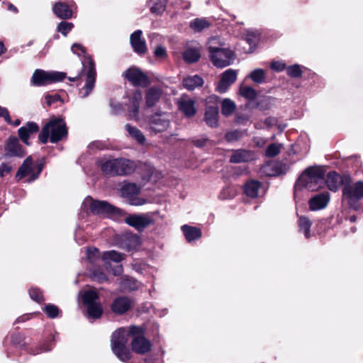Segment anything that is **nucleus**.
<instances>
[{
  "instance_id": "55",
  "label": "nucleus",
  "mask_w": 363,
  "mask_h": 363,
  "mask_svg": "<svg viewBox=\"0 0 363 363\" xmlns=\"http://www.w3.org/2000/svg\"><path fill=\"white\" fill-rule=\"evenodd\" d=\"M270 67L275 72H281L286 69V65L281 61H272L271 62Z\"/></svg>"
},
{
  "instance_id": "51",
  "label": "nucleus",
  "mask_w": 363,
  "mask_h": 363,
  "mask_svg": "<svg viewBox=\"0 0 363 363\" xmlns=\"http://www.w3.org/2000/svg\"><path fill=\"white\" fill-rule=\"evenodd\" d=\"M243 136V132L235 130L225 134V138L228 142H234L240 140Z\"/></svg>"
},
{
  "instance_id": "56",
  "label": "nucleus",
  "mask_w": 363,
  "mask_h": 363,
  "mask_svg": "<svg viewBox=\"0 0 363 363\" xmlns=\"http://www.w3.org/2000/svg\"><path fill=\"white\" fill-rule=\"evenodd\" d=\"M112 114L117 115L123 111V107L120 103H114L112 100L110 102Z\"/></svg>"
},
{
  "instance_id": "59",
  "label": "nucleus",
  "mask_w": 363,
  "mask_h": 363,
  "mask_svg": "<svg viewBox=\"0 0 363 363\" xmlns=\"http://www.w3.org/2000/svg\"><path fill=\"white\" fill-rule=\"evenodd\" d=\"M0 117H3L8 123H11V118L8 109L0 106Z\"/></svg>"
},
{
  "instance_id": "1",
  "label": "nucleus",
  "mask_w": 363,
  "mask_h": 363,
  "mask_svg": "<svg viewBox=\"0 0 363 363\" xmlns=\"http://www.w3.org/2000/svg\"><path fill=\"white\" fill-rule=\"evenodd\" d=\"M325 172L318 167H308L298 177L294 185V198L296 199L298 191L306 188L311 191H315L325 186Z\"/></svg>"
},
{
  "instance_id": "17",
  "label": "nucleus",
  "mask_w": 363,
  "mask_h": 363,
  "mask_svg": "<svg viewBox=\"0 0 363 363\" xmlns=\"http://www.w3.org/2000/svg\"><path fill=\"white\" fill-rule=\"evenodd\" d=\"M4 150L5 157H23L26 155V152L21 145L18 139L14 136H11L6 140Z\"/></svg>"
},
{
  "instance_id": "9",
  "label": "nucleus",
  "mask_w": 363,
  "mask_h": 363,
  "mask_svg": "<svg viewBox=\"0 0 363 363\" xmlns=\"http://www.w3.org/2000/svg\"><path fill=\"white\" fill-rule=\"evenodd\" d=\"M66 77V73L62 72H46L38 69L35 70L30 79V83L35 86H43L54 82L63 80Z\"/></svg>"
},
{
  "instance_id": "23",
  "label": "nucleus",
  "mask_w": 363,
  "mask_h": 363,
  "mask_svg": "<svg viewBox=\"0 0 363 363\" xmlns=\"http://www.w3.org/2000/svg\"><path fill=\"white\" fill-rule=\"evenodd\" d=\"M142 34L141 30H137L130 37V45L133 50L138 55H144L147 50L145 40L142 38Z\"/></svg>"
},
{
  "instance_id": "54",
  "label": "nucleus",
  "mask_w": 363,
  "mask_h": 363,
  "mask_svg": "<svg viewBox=\"0 0 363 363\" xmlns=\"http://www.w3.org/2000/svg\"><path fill=\"white\" fill-rule=\"evenodd\" d=\"M286 72L291 77H299L302 74L301 67L298 65L289 66L286 68Z\"/></svg>"
},
{
  "instance_id": "40",
  "label": "nucleus",
  "mask_w": 363,
  "mask_h": 363,
  "mask_svg": "<svg viewBox=\"0 0 363 363\" xmlns=\"http://www.w3.org/2000/svg\"><path fill=\"white\" fill-rule=\"evenodd\" d=\"M312 225L311 220L304 216L299 217L298 219V226L299 230L303 231L304 233L305 237L306 238H310V228Z\"/></svg>"
},
{
  "instance_id": "36",
  "label": "nucleus",
  "mask_w": 363,
  "mask_h": 363,
  "mask_svg": "<svg viewBox=\"0 0 363 363\" xmlns=\"http://www.w3.org/2000/svg\"><path fill=\"white\" fill-rule=\"evenodd\" d=\"M138 288V283L132 277H123L120 281V289L122 291H135Z\"/></svg>"
},
{
  "instance_id": "33",
  "label": "nucleus",
  "mask_w": 363,
  "mask_h": 363,
  "mask_svg": "<svg viewBox=\"0 0 363 363\" xmlns=\"http://www.w3.org/2000/svg\"><path fill=\"white\" fill-rule=\"evenodd\" d=\"M203 80L199 75L188 76L183 79V86L188 90L192 91L203 85Z\"/></svg>"
},
{
  "instance_id": "27",
  "label": "nucleus",
  "mask_w": 363,
  "mask_h": 363,
  "mask_svg": "<svg viewBox=\"0 0 363 363\" xmlns=\"http://www.w3.org/2000/svg\"><path fill=\"white\" fill-rule=\"evenodd\" d=\"M140 244V237L135 234L127 233L121 237V246L127 251L136 249Z\"/></svg>"
},
{
  "instance_id": "4",
  "label": "nucleus",
  "mask_w": 363,
  "mask_h": 363,
  "mask_svg": "<svg viewBox=\"0 0 363 363\" xmlns=\"http://www.w3.org/2000/svg\"><path fill=\"white\" fill-rule=\"evenodd\" d=\"M82 65L83 69L82 73L74 77H69L68 79L71 82H78L81 79L82 73H84L86 76L85 84L79 91V94L81 98H86L94 88L96 72L94 62L90 57H85L82 61Z\"/></svg>"
},
{
  "instance_id": "22",
  "label": "nucleus",
  "mask_w": 363,
  "mask_h": 363,
  "mask_svg": "<svg viewBox=\"0 0 363 363\" xmlns=\"http://www.w3.org/2000/svg\"><path fill=\"white\" fill-rule=\"evenodd\" d=\"M179 110L187 118H191L196 113L195 101L186 96H182L177 101Z\"/></svg>"
},
{
  "instance_id": "12",
  "label": "nucleus",
  "mask_w": 363,
  "mask_h": 363,
  "mask_svg": "<svg viewBox=\"0 0 363 363\" xmlns=\"http://www.w3.org/2000/svg\"><path fill=\"white\" fill-rule=\"evenodd\" d=\"M218 104L219 97L218 96L211 95L206 99L204 121L211 128H216L218 125Z\"/></svg>"
},
{
  "instance_id": "60",
  "label": "nucleus",
  "mask_w": 363,
  "mask_h": 363,
  "mask_svg": "<svg viewBox=\"0 0 363 363\" xmlns=\"http://www.w3.org/2000/svg\"><path fill=\"white\" fill-rule=\"evenodd\" d=\"M154 53L155 57L159 58H163L167 56L166 49L162 46L157 47Z\"/></svg>"
},
{
  "instance_id": "41",
  "label": "nucleus",
  "mask_w": 363,
  "mask_h": 363,
  "mask_svg": "<svg viewBox=\"0 0 363 363\" xmlns=\"http://www.w3.org/2000/svg\"><path fill=\"white\" fill-rule=\"evenodd\" d=\"M99 299L98 294L94 290L86 291L82 296V301L84 304L89 306L97 303L96 301Z\"/></svg>"
},
{
  "instance_id": "34",
  "label": "nucleus",
  "mask_w": 363,
  "mask_h": 363,
  "mask_svg": "<svg viewBox=\"0 0 363 363\" xmlns=\"http://www.w3.org/2000/svg\"><path fill=\"white\" fill-rule=\"evenodd\" d=\"M212 23L206 18H196L190 22V28L196 33L208 28Z\"/></svg>"
},
{
  "instance_id": "32",
  "label": "nucleus",
  "mask_w": 363,
  "mask_h": 363,
  "mask_svg": "<svg viewBox=\"0 0 363 363\" xmlns=\"http://www.w3.org/2000/svg\"><path fill=\"white\" fill-rule=\"evenodd\" d=\"M125 258V255L118 252L115 250L106 251L101 256V259L104 262L106 267H111L110 262H114L119 264Z\"/></svg>"
},
{
  "instance_id": "29",
  "label": "nucleus",
  "mask_w": 363,
  "mask_h": 363,
  "mask_svg": "<svg viewBox=\"0 0 363 363\" xmlns=\"http://www.w3.org/2000/svg\"><path fill=\"white\" fill-rule=\"evenodd\" d=\"M181 229L189 242L199 240L202 236V232L199 228L184 225Z\"/></svg>"
},
{
  "instance_id": "25",
  "label": "nucleus",
  "mask_w": 363,
  "mask_h": 363,
  "mask_svg": "<svg viewBox=\"0 0 363 363\" xmlns=\"http://www.w3.org/2000/svg\"><path fill=\"white\" fill-rule=\"evenodd\" d=\"M132 301L126 296H119L115 298L111 304V310L116 314H123L132 306Z\"/></svg>"
},
{
  "instance_id": "45",
  "label": "nucleus",
  "mask_w": 363,
  "mask_h": 363,
  "mask_svg": "<svg viewBox=\"0 0 363 363\" xmlns=\"http://www.w3.org/2000/svg\"><path fill=\"white\" fill-rule=\"evenodd\" d=\"M101 258L100 252L96 247H90L86 250V259L89 262L95 264Z\"/></svg>"
},
{
  "instance_id": "19",
  "label": "nucleus",
  "mask_w": 363,
  "mask_h": 363,
  "mask_svg": "<svg viewBox=\"0 0 363 363\" xmlns=\"http://www.w3.org/2000/svg\"><path fill=\"white\" fill-rule=\"evenodd\" d=\"M351 182L348 175L341 176L335 172H330L326 178L325 177V185L332 191H337L341 184L345 186L346 182Z\"/></svg>"
},
{
  "instance_id": "15",
  "label": "nucleus",
  "mask_w": 363,
  "mask_h": 363,
  "mask_svg": "<svg viewBox=\"0 0 363 363\" xmlns=\"http://www.w3.org/2000/svg\"><path fill=\"white\" fill-rule=\"evenodd\" d=\"M123 76L133 85L136 86L146 87L150 84V80L147 76L140 69L136 67H130L128 69L123 73Z\"/></svg>"
},
{
  "instance_id": "43",
  "label": "nucleus",
  "mask_w": 363,
  "mask_h": 363,
  "mask_svg": "<svg viewBox=\"0 0 363 363\" xmlns=\"http://www.w3.org/2000/svg\"><path fill=\"white\" fill-rule=\"evenodd\" d=\"M240 94L247 100H253L257 96V91L255 89L248 86H243L240 88Z\"/></svg>"
},
{
  "instance_id": "48",
  "label": "nucleus",
  "mask_w": 363,
  "mask_h": 363,
  "mask_svg": "<svg viewBox=\"0 0 363 363\" xmlns=\"http://www.w3.org/2000/svg\"><path fill=\"white\" fill-rule=\"evenodd\" d=\"M280 150L281 145L276 143L270 144L265 150V155L267 157H274L279 154Z\"/></svg>"
},
{
  "instance_id": "50",
  "label": "nucleus",
  "mask_w": 363,
  "mask_h": 363,
  "mask_svg": "<svg viewBox=\"0 0 363 363\" xmlns=\"http://www.w3.org/2000/svg\"><path fill=\"white\" fill-rule=\"evenodd\" d=\"M72 23L62 21L57 26V31L61 33L64 36H67V33L73 28Z\"/></svg>"
},
{
  "instance_id": "64",
  "label": "nucleus",
  "mask_w": 363,
  "mask_h": 363,
  "mask_svg": "<svg viewBox=\"0 0 363 363\" xmlns=\"http://www.w3.org/2000/svg\"><path fill=\"white\" fill-rule=\"evenodd\" d=\"M277 120L275 118L269 117L265 119L264 124L267 126H273L277 123Z\"/></svg>"
},
{
  "instance_id": "8",
  "label": "nucleus",
  "mask_w": 363,
  "mask_h": 363,
  "mask_svg": "<svg viewBox=\"0 0 363 363\" xmlns=\"http://www.w3.org/2000/svg\"><path fill=\"white\" fill-rule=\"evenodd\" d=\"M84 208H89L94 215H99L106 217H112L119 214V209L111 206L106 201L94 200L91 197L87 196L83 203Z\"/></svg>"
},
{
  "instance_id": "61",
  "label": "nucleus",
  "mask_w": 363,
  "mask_h": 363,
  "mask_svg": "<svg viewBox=\"0 0 363 363\" xmlns=\"http://www.w3.org/2000/svg\"><path fill=\"white\" fill-rule=\"evenodd\" d=\"M60 97L57 94H54V95L48 94L45 97V102L48 106H50L55 101H57L58 100H60Z\"/></svg>"
},
{
  "instance_id": "13",
  "label": "nucleus",
  "mask_w": 363,
  "mask_h": 363,
  "mask_svg": "<svg viewBox=\"0 0 363 363\" xmlns=\"http://www.w3.org/2000/svg\"><path fill=\"white\" fill-rule=\"evenodd\" d=\"M343 196L348 199L350 206L354 209H357V202L363 198V182L359 181L354 185L350 182H346L343 187Z\"/></svg>"
},
{
  "instance_id": "35",
  "label": "nucleus",
  "mask_w": 363,
  "mask_h": 363,
  "mask_svg": "<svg viewBox=\"0 0 363 363\" xmlns=\"http://www.w3.org/2000/svg\"><path fill=\"white\" fill-rule=\"evenodd\" d=\"M125 129L128 133V135L137 143L140 145H143L145 143V137L140 129L135 126H133L130 124L125 125Z\"/></svg>"
},
{
  "instance_id": "37",
  "label": "nucleus",
  "mask_w": 363,
  "mask_h": 363,
  "mask_svg": "<svg viewBox=\"0 0 363 363\" xmlns=\"http://www.w3.org/2000/svg\"><path fill=\"white\" fill-rule=\"evenodd\" d=\"M261 186V183L257 181H250L245 184V192L247 196L256 198Z\"/></svg>"
},
{
  "instance_id": "18",
  "label": "nucleus",
  "mask_w": 363,
  "mask_h": 363,
  "mask_svg": "<svg viewBox=\"0 0 363 363\" xmlns=\"http://www.w3.org/2000/svg\"><path fill=\"white\" fill-rule=\"evenodd\" d=\"M238 71L228 69L225 70L220 76V81L218 82L216 90L220 93H225L228 88L236 81Z\"/></svg>"
},
{
  "instance_id": "38",
  "label": "nucleus",
  "mask_w": 363,
  "mask_h": 363,
  "mask_svg": "<svg viewBox=\"0 0 363 363\" xmlns=\"http://www.w3.org/2000/svg\"><path fill=\"white\" fill-rule=\"evenodd\" d=\"M236 110L235 103L230 99H224L221 102V113L228 117L231 116Z\"/></svg>"
},
{
  "instance_id": "62",
  "label": "nucleus",
  "mask_w": 363,
  "mask_h": 363,
  "mask_svg": "<svg viewBox=\"0 0 363 363\" xmlns=\"http://www.w3.org/2000/svg\"><path fill=\"white\" fill-rule=\"evenodd\" d=\"M207 141H208V139L204 137H202L201 138H197V139L194 138L192 140V143H194V145L198 147H203L206 145Z\"/></svg>"
},
{
  "instance_id": "46",
  "label": "nucleus",
  "mask_w": 363,
  "mask_h": 363,
  "mask_svg": "<svg viewBox=\"0 0 363 363\" xmlns=\"http://www.w3.org/2000/svg\"><path fill=\"white\" fill-rule=\"evenodd\" d=\"M91 277L94 281L100 283L107 281L106 274L101 269H94L91 270Z\"/></svg>"
},
{
  "instance_id": "58",
  "label": "nucleus",
  "mask_w": 363,
  "mask_h": 363,
  "mask_svg": "<svg viewBox=\"0 0 363 363\" xmlns=\"http://www.w3.org/2000/svg\"><path fill=\"white\" fill-rule=\"evenodd\" d=\"M12 171V167L6 164L2 163L0 165V177H4L6 174H9Z\"/></svg>"
},
{
  "instance_id": "49",
  "label": "nucleus",
  "mask_w": 363,
  "mask_h": 363,
  "mask_svg": "<svg viewBox=\"0 0 363 363\" xmlns=\"http://www.w3.org/2000/svg\"><path fill=\"white\" fill-rule=\"evenodd\" d=\"M165 10L164 0H156L150 6V11L152 13L160 14Z\"/></svg>"
},
{
  "instance_id": "5",
  "label": "nucleus",
  "mask_w": 363,
  "mask_h": 363,
  "mask_svg": "<svg viewBox=\"0 0 363 363\" xmlns=\"http://www.w3.org/2000/svg\"><path fill=\"white\" fill-rule=\"evenodd\" d=\"M159 211H151L145 213H134L129 215L125 219V223L139 232L143 231L147 227L153 225L156 221L162 219Z\"/></svg>"
},
{
  "instance_id": "7",
  "label": "nucleus",
  "mask_w": 363,
  "mask_h": 363,
  "mask_svg": "<svg viewBox=\"0 0 363 363\" xmlns=\"http://www.w3.org/2000/svg\"><path fill=\"white\" fill-rule=\"evenodd\" d=\"M172 116L170 113L158 111L147 118V128L154 134L164 132L171 124Z\"/></svg>"
},
{
  "instance_id": "2",
  "label": "nucleus",
  "mask_w": 363,
  "mask_h": 363,
  "mask_svg": "<svg viewBox=\"0 0 363 363\" xmlns=\"http://www.w3.org/2000/svg\"><path fill=\"white\" fill-rule=\"evenodd\" d=\"M97 163L104 174L111 176L128 175L135 169L134 162L123 157L108 160L103 158Z\"/></svg>"
},
{
  "instance_id": "44",
  "label": "nucleus",
  "mask_w": 363,
  "mask_h": 363,
  "mask_svg": "<svg viewBox=\"0 0 363 363\" xmlns=\"http://www.w3.org/2000/svg\"><path fill=\"white\" fill-rule=\"evenodd\" d=\"M275 99L272 96H266L262 99L257 104L262 111L270 109L274 104Z\"/></svg>"
},
{
  "instance_id": "3",
  "label": "nucleus",
  "mask_w": 363,
  "mask_h": 363,
  "mask_svg": "<svg viewBox=\"0 0 363 363\" xmlns=\"http://www.w3.org/2000/svg\"><path fill=\"white\" fill-rule=\"evenodd\" d=\"M67 135V129L65 121L62 118H51L42 128L39 134V140L45 144L48 139L52 143H56Z\"/></svg>"
},
{
  "instance_id": "53",
  "label": "nucleus",
  "mask_w": 363,
  "mask_h": 363,
  "mask_svg": "<svg viewBox=\"0 0 363 363\" xmlns=\"http://www.w3.org/2000/svg\"><path fill=\"white\" fill-rule=\"evenodd\" d=\"M259 36L253 32H248L245 36V40L250 46V48H255L259 42Z\"/></svg>"
},
{
  "instance_id": "6",
  "label": "nucleus",
  "mask_w": 363,
  "mask_h": 363,
  "mask_svg": "<svg viewBox=\"0 0 363 363\" xmlns=\"http://www.w3.org/2000/svg\"><path fill=\"white\" fill-rule=\"evenodd\" d=\"M126 333L124 328H119L111 336L112 351L122 362H127L130 358V352L126 347Z\"/></svg>"
},
{
  "instance_id": "42",
  "label": "nucleus",
  "mask_w": 363,
  "mask_h": 363,
  "mask_svg": "<svg viewBox=\"0 0 363 363\" xmlns=\"http://www.w3.org/2000/svg\"><path fill=\"white\" fill-rule=\"evenodd\" d=\"M87 313L89 318H99L103 313V309L99 303L87 306Z\"/></svg>"
},
{
  "instance_id": "16",
  "label": "nucleus",
  "mask_w": 363,
  "mask_h": 363,
  "mask_svg": "<svg viewBox=\"0 0 363 363\" xmlns=\"http://www.w3.org/2000/svg\"><path fill=\"white\" fill-rule=\"evenodd\" d=\"M75 4L72 0H61L52 8L54 13L60 18L69 19L73 16Z\"/></svg>"
},
{
  "instance_id": "14",
  "label": "nucleus",
  "mask_w": 363,
  "mask_h": 363,
  "mask_svg": "<svg viewBox=\"0 0 363 363\" xmlns=\"http://www.w3.org/2000/svg\"><path fill=\"white\" fill-rule=\"evenodd\" d=\"M42 169V164H39L37 167V171L35 172L33 159L31 156H29L23 161V164L19 167L16 174V179L19 181L26 176L29 175L27 182L30 183L38 178Z\"/></svg>"
},
{
  "instance_id": "24",
  "label": "nucleus",
  "mask_w": 363,
  "mask_h": 363,
  "mask_svg": "<svg viewBox=\"0 0 363 363\" xmlns=\"http://www.w3.org/2000/svg\"><path fill=\"white\" fill-rule=\"evenodd\" d=\"M143 99L142 92L135 91L130 99V104L128 105V118L136 121L139 120V107Z\"/></svg>"
},
{
  "instance_id": "47",
  "label": "nucleus",
  "mask_w": 363,
  "mask_h": 363,
  "mask_svg": "<svg viewBox=\"0 0 363 363\" xmlns=\"http://www.w3.org/2000/svg\"><path fill=\"white\" fill-rule=\"evenodd\" d=\"M43 311L47 314V315L50 318H55L57 317L60 310L58 307L53 304H47L43 308Z\"/></svg>"
},
{
  "instance_id": "57",
  "label": "nucleus",
  "mask_w": 363,
  "mask_h": 363,
  "mask_svg": "<svg viewBox=\"0 0 363 363\" xmlns=\"http://www.w3.org/2000/svg\"><path fill=\"white\" fill-rule=\"evenodd\" d=\"M71 49L73 53L77 55L78 56H81L85 53V49L81 44L74 43L72 45Z\"/></svg>"
},
{
  "instance_id": "39",
  "label": "nucleus",
  "mask_w": 363,
  "mask_h": 363,
  "mask_svg": "<svg viewBox=\"0 0 363 363\" xmlns=\"http://www.w3.org/2000/svg\"><path fill=\"white\" fill-rule=\"evenodd\" d=\"M247 77L256 84H263L265 82L267 73L264 69L257 68L252 70Z\"/></svg>"
},
{
  "instance_id": "28",
  "label": "nucleus",
  "mask_w": 363,
  "mask_h": 363,
  "mask_svg": "<svg viewBox=\"0 0 363 363\" xmlns=\"http://www.w3.org/2000/svg\"><path fill=\"white\" fill-rule=\"evenodd\" d=\"M255 155L253 152L247 150L240 149L235 150L230 156V162L231 163L248 162L253 160Z\"/></svg>"
},
{
  "instance_id": "26",
  "label": "nucleus",
  "mask_w": 363,
  "mask_h": 363,
  "mask_svg": "<svg viewBox=\"0 0 363 363\" xmlns=\"http://www.w3.org/2000/svg\"><path fill=\"white\" fill-rule=\"evenodd\" d=\"M39 126L35 122H28L25 125L21 127L18 130V136L20 139L27 145H30L28 141L30 135L38 132Z\"/></svg>"
},
{
  "instance_id": "52",
  "label": "nucleus",
  "mask_w": 363,
  "mask_h": 363,
  "mask_svg": "<svg viewBox=\"0 0 363 363\" xmlns=\"http://www.w3.org/2000/svg\"><path fill=\"white\" fill-rule=\"evenodd\" d=\"M29 295L33 301L38 303H41L44 301L43 293L38 288H31L29 290Z\"/></svg>"
},
{
  "instance_id": "11",
  "label": "nucleus",
  "mask_w": 363,
  "mask_h": 363,
  "mask_svg": "<svg viewBox=\"0 0 363 363\" xmlns=\"http://www.w3.org/2000/svg\"><path fill=\"white\" fill-rule=\"evenodd\" d=\"M128 333L133 336L131 341V348L133 352L139 354H144L151 350L152 344L150 340L143 336L140 328L131 326Z\"/></svg>"
},
{
  "instance_id": "10",
  "label": "nucleus",
  "mask_w": 363,
  "mask_h": 363,
  "mask_svg": "<svg viewBox=\"0 0 363 363\" xmlns=\"http://www.w3.org/2000/svg\"><path fill=\"white\" fill-rule=\"evenodd\" d=\"M209 57L214 66L223 68L230 65L235 59L234 52L228 48L209 46Z\"/></svg>"
},
{
  "instance_id": "20",
  "label": "nucleus",
  "mask_w": 363,
  "mask_h": 363,
  "mask_svg": "<svg viewBox=\"0 0 363 363\" xmlns=\"http://www.w3.org/2000/svg\"><path fill=\"white\" fill-rule=\"evenodd\" d=\"M140 192V188L135 184H124L121 189V193L123 197L129 199L130 204L135 206H140L145 203L143 199L134 197Z\"/></svg>"
},
{
  "instance_id": "63",
  "label": "nucleus",
  "mask_w": 363,
  "mask_h": 363,
  "mask_svg": "<svg viewBox=\"0 0 363 363\" xmlns=\"http://www.w3.org/2000/svg\"><path fill=\"white\" fill-rule=\"evenodd\" d=\"M111 271L113 275H120L123 272V267L121 264H117L116 266L111 268Z\"/></svg>"
},
{
  "instance_id": "31",
  "label": "nucleus",
  "mask_w": 363,
  "mask_h": 363,
  "mask_svg": "<svg viewBox=\"0 0 363 363\" xmlns=\"http://www.w3.org/2000/svg\"><path fill=\"white\" fill-rule=\"evenodd\" d=\"M162 90L159 87H151L146 91L145 100L148 107L154 106L160 100Z\"/></svg>"
},
{
  "instance_id": "21",
  "label": "nucleus",
  "mask_w": 363,
  "mask_h": 363,
  "mask_svg": "<svg viewBox=\"0 0 363 363\" xmlns=\"http://www.w3.org/2000/svg\"><path fill=\"white\" fill-rule=\"evenodd\" d=\"M330 199V195L328 191L316 194L308 201L309 209L312 211H320L325 208Z\"/></svg>"
},
{
  "instance_id": "30",
  "label": "nucleus",
  "mask_w": 363,
  "mask_h": 363,
  "mask_svg": "<svg viewBox=\"0 0 363 363\" xmlns=\"http://www.w3.org/2000/svg\"><path fill=\"white\" fill-rule=\"evenodd\" d=\"M183 59L188 63L196 62L201 58L200 46L196 43L195 48H189L182 53Z\"/></svg>"
}]
</instances>
